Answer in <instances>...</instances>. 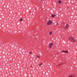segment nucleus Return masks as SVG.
Wrapping results in <instances>:
<instances>
[{"label": "nucleus", "mask_w": 77, "mask_h": 77, "mask_svg": "<svg viewBox=\"0 0 77 77\" xmlns=\"http://www.w3.org/2000/svg\"><path fill=\"white\" fill-rule=\"evenodd\" d=\"M69 39L70 41H72V42H75V39L72 37V36H69Z\"/></svg>", "instance_id": "f257e3e1"}, {"label": "nucleus", "mask_w": 77, "mask_h": 77, "mask_svg": "<svg viewBox=\"0 0 77 77\" xmlns=\"http://www.w3.org/2000/svg\"><path fill=\"white\" fill-rule=\"evenodd\" d=\"M51 24H52V22H51V20L49 21L47 23V24L48 25H50Z\"/></svg>", "instance_id": "f03ea898"}, {"label": "nucleus", "mask_w": 77, "mask_h": 77, "mask_svg": "<svg viewBox=\"0 0 77 77\" xmlns=\"http://www.w3.org/2000/svg\"><path fill=\"white\" fill-rule=\"evenodd\" d=\"M68 27H69V26L68 25V24H67L66 26L65 29H67L68 28Z\"/></svg>", "instance_id": "7ed1b4c3"}, {"label": "nucleus", "mask_w": 77, "mask_h": 77, "mask_svg": "<svg viewBox=\"0 0 77 77\" xmlns=\"http://www.w3.org/2000/svg\"><path fill=\"white\" fill-rule=\"evenodd\" d=\"M53 43H51L50 44V45H49V47H50V48H51V46H53Z\"/></svg>", "instance_id": "20e7f679"}, {"label": "nucleus", "mask_w": 77, "mask_h": 77, "mask_svg": "<svg viewBox=\"0 0 77 77\" xmlns=\"http://www.w3.org/2000/svg\"><path fill=\"white\" fill-rule=\"evenodd\" d=\"M55 16H56L55 15L52 14V15H51V17H55Z\"/></svg>", "instance_id": "39448f33"}, {"label": "nucleus", "mask_w": 77, "mask_h": 77, "mask_svg": "<svg viewBox=\"0 0 77 77\" xmlns=\"http://www.w3.org/2000/svg\"><path fill=\"white\" fill-rule=\"evenodd\" d=\"M62 53H68V51H62Z\"/></svg>", "instance_id": "423d86ee"}, {"label": "nucleus", "mask_w": 77, "mask_h": 77, "mask_svg": "<svg viewBox=\"0 0 77 77\" xmlns=\"http://www.w3.org/2000/svg\"><path fill=\"white\" fill-rule=\"evenodd\" d=\"M61 1H60V0H59L58 1V3L59 4H60V3H61Z\"/></svg>", "instance_id": "0eeeda50"}, {"label": "nucleus", "mask_w": 77, "mask_h": 77, "mask_svg": "<svg viewBox=\"0 0 77 77\" xmlns=\"http://www.w3.org/2000/svg\"><path fill=\"white\" fill-rule=\"evenodd\" d=\"M52 33H53V32H51L49 33V35H51V34H52Z\"/></svg>", "instance_id": "6e6552de"}, {"label": "nucleus", "mask_w": 77, "mask_h": 77, "mask_svg": "<svg viewBox=\"0 0 77 77\" xmlns=\"http://www.w3.org/2000/svg\"><path fill=\"white\" fill-rule=\"evenodd\" d=\"M42 63H41L40 64L38 65H39V66H42Z\"/></svg>", "instance_id": "1a4fd4ad"}, {"label": "nucleus", "mask_w": 77, "mask_h": 77, "mask_svg": "<svg viewBox=\"0 0 77 77\" xmlns=\"http://www.w3.org/2000/svg\"><path fill=\"white\" fill-rule=\"evenodd\" d=\"M20 21H23V19L22 18H21L19 20Z\"/></svg>", "instance_id": "9d476101"}, {"label": "nucleus", "mask_w": 77, "mask_h": 77, "mask_svg": "<svg viewBox=\"0 0 77 77\" xmlns=\"http://www.w3.org/2000/svg\"><path fill=\"white\" fill-rule=\"evenodd\" d=\"M29 54H32V52H29Z\"/></svg>", "instance_id": "9b49d317"}, {"label": "nucleus", "mask_w": 77, "mask_h": 77, "mask_svg": "<svg viewBox=\"0 0 77 77\" xmlns=\"http://www.w3.org/2000/svg\"><path fill=\"white\" fill-rule=\"evenodd\" d=\"M58 25H59V23H57V25H58Z\"/></svg>", "instance_id": "f8f14e48"}, {"label": "nucleus", "mask_w": 77, "mask_h": 77, "mask_svg": "<svg viewBox=\"0 0 77 77\" xmlns=\"http://www.w3.org/2000/svg\"><path fill=\"white\" fill-rule=\"evenodd\" d=\"M62 65V64H59V65Z\"/></svg>", "instance_id": "ddd939ff"}, {"label": "nucleus", "mask_w": 77, "mask_h": 77, "mask_svg": "<svg viewBox=\"0 0 77 77\" xmlns=\"http://www.w3.org/2000/svg\"><path fill=\"white\" fill-rule=\"evenodd\" d=\"M36 57H38V55H36Z\"/></svg>", "instance_id": "4468645a"}, {"label": "nucleus", "mask_w": 77, "mask_h": 77, "mask_svg": "<svg viewBox=\"0 0 77 77\" xmlns=\"http://www.w3.org/2000/svg\"><path fill=\"white\" fill-rule=\"evenodd\" d=\"M39 57V58H40V57Z\"/></svg>", "instance_id": "2eb2a0df"}, {"label": "nucleus", "mask_w": 77, "mask_h": 77, "mask_svg": "<svg viewBox=\"0 0 77 77\" xmlns=\"http://www.w3.org/2000/svg\"><path fill=\"white\" fill-rule=\"evenodd\" d=\"M67 8H68V9H69V7H68Z\"/></svg>", "instance_id": "dca6fc26"}, {"label": "nucleus", "mask_w": 77, "mask_h": 77, "mask_svg": "<svg viewBox=\"0 0 77 77\" xmlns=\"http://www.w3.org/2000/svg\"><path fill=\"white\" fill-rule=\"evenodd\" d=\"M63 24H64V23H63Z\"/></svg>", "instance_id": "f3484780"}, {"label": "nucleus", "mask_w": 77, "mask_h": 77, "mask_svg": "<svg viewBox=\"0 0 77 77\" xmlns=\"http://www.w3.org/2000/svg\"><path fill=\"white\" fill-rule=\"evenodd\" d=\"M41 0V1H42V0Z\"/></svg>", "instance_id": "a211bd4d"}, {"label": "nucleus", "mask_w": 77, "mask_h": 77, "mask_svg": "<svg viewBox=\"0 0 77 77\" xmlns=\"http://www.w3.org/2000/svg\"><path fill=\"white\" fill-rule=\"evenodd\" d=\"M31 66H32V65H31Z\"/></svg>", "instance_id": "6ab92c4d"}, {"label": "nucleus", "mask_w": 77, "mask_h": 77, "mask_svg": "<svg viewBox=\"0 0 77 77\" xmlns=\"http://www.w3.org/2000/svg\"><path fill=\"white\" fill-rule=\"evenodd\" d=\"M61 37H62V36H61Z\"/></svg>", "instance_id": "aec40b11"}]
</instances>
